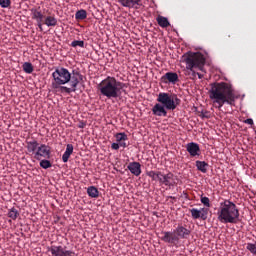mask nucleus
Wrapping results in <instances>:
<instances>
[{
  "label": "nucleus",
  "instance_id": "obj_1",
  "mask_svg": "<svg viewBox=\"0 0 256 256\" xmlns=\"http://www.w3.org/2000/svg\"><path fill=\"white\" fill-rule=\"evenodd\" d=\"M53 82L52 89L60 91V93H75L79 81H83V75L79 71L73 70L71 72L67 68H56L52 73Z\"/></svg>",
  "mask_w": 256,
  "mask_h": 256
},
{
  "label": "nucleus",
  "instance_id": "obj_2",
  "mask_svg": "<svg viewBox=\"0 0 256 256\" xmlns=\"http://www.w3.org/2000/svg\"><path fill=\"white\" fill-rule=\"evenodd\" d=\"M209 97L216 109H221L223 105L233 106L235 105V101H237V95H235L233 85L226 82H215L211 84Z\"/></svg>",
  "mask_w": 256,
  "mask_h": 256
},
{
  "label": "nucleus",
  "instance_id": "obj_3",
  "mask_svg": "<svg viewBox=\"0 0 256 256\" xmlns=\"http://www.w3.org/2000/svg\"><path fill=\"white\" fill-rule=\"evenodd\" d=\"M157 103L152 107L155 117H167V111H175L181 105V99L175 94L160 92L156 99Z\"/></svg>",
  "mask_w": 256,
  "mask_h": 256
},
{
  "label": "nucleus",
  "instance_id": "obj_4",
  "mask_svg": "<svg viewBox=\"0 0 256 256\" xmlns=\"http://www.w3.org/2000/svg\"><path fill=\"white\" fill-rule=\"evenodd\" d=\"M125 87H127V84L113 76L106 77L97 85L100 95L107 99H119L125 93Z\"/></svg>",
  "mask_w": 256,
  "mask_h": 256
},
{
  "label": "nucleus",
  "instance_id": "obj_5",
  "mask_svg": "<svg viewBox=\"0 0 256 256\" xmlns=\"http://www.w3.org/2000/svg\"><path fill=\"white\" fill-rule=\"evenodd\" d=\"M186 68L184 73L189 79H197V71H205V56L201 52H188L183 56Z\"/></svg>",
  "mask_w": 256,
  "mask_h": 256
},
{
  "label": "nucleus",
  "instance_id": "obj_6",
  "mask_svg": "<svg viewBox=\"0 0 256 256\" xmlns=\"http://www.w3.org/2000/svg\"><path fill=\"white\" fill-rule=\"evenodd\" d=\"M217 215L220 223L236 225L239 221V208L231 200H224L220 203Z\"/></svg>",
  "mask_w": 256,
  "mask_h": 256
},
{
  "label": "nucleus",
  "instance_id": "obj_7",
  "mask_svg": "<svg viewBox=\"0 0 256 256\" xmlns=\"http://www.w3.org/2000/svg\"><path fill=\"white\" fill-rule=\"evenodd\" d=\"M189 237H191V229L187 228V225L178 224L173 231L162 232L161 241L177 247L181 239H189Z\"/></svg>",
  "mask_w": 256,
  "mask_h": 256
},
{
  "label": "nucleus",
  "instance_id": "obj_8",
  "mask_svg": "<svg viewBox=\"0 0 256 256\" xmlns=\"http://www.w3.org/2000/svg\"><path fill=\"white\" fill-rule=\"evenodd\" d=\"M41 157L44 159H49L51 157V149L49 146L45 144L38 146V150L36 151L34 158L37 159V161H41Z\"/></svg>",
  "mask_w": 256,
  "mask_h": 256
},
{
  "label": "nucleus",
  "instance_id": "obj_9",
  "mask_svg": "<svg viewBox=\"0 0 256 256\" xmlns=\"http://www.w3.org/2000/svg\"><path fill=\"white\" fill-rule=\"evenodd\" d=\"M49 251L53 256H75V252L71 250H65L63 246H51Z\"/></svg>",
  "mask_w": 256,
  "mask_h": 256
},
{
  "label": "nucleus",
  "instance_id": "obj_10",
  "mask_svg": "<svg viewBox=\"0 0 256 256\" xmlns=\"http://www.w3.org/2000/svg\"><path fill=\"white\" fill-rule=\"evenodd\" d=\"M192 219H202V221H206L209 215V208H201L200 210L197 208L190 209Z\"/></svg>",
  "mask_w": 256,
  "mask_h": 256
},
{
  "label": "nucleus",
  "instance_id": "obj_11",
  "mask_svg": "<svg viewBox=\"0 0 256 256\" xmlns=\"http://www.w3.org/2000/svg\"><path fill=\"white\" fill-rule=\"evenodd\" d=\"M186 151L189 153L190 157H199V155H201V148L199 144L195 142L186 144Z\"/></svg>",
  "mask_w": 256,
  "mask_h": 256
},
{
  "label": "nucleus",
  "instance_id": "obj_12",
  "mask_svg": "<svg viewBox=\"0 0 256 256\" xmlns=\"http://www.w3.org/2000/svg\"><path fill=\"white\" fill-rule=\"evenodd\" d=\"M161 185H165L166 187H173L175 186V175L173 173H167V174H162V178L160 180Z\"/></svg>",
  "mask_w": 256,
  "mask_h": 256
},
{
  "label": "nucleus",
  "instance_id": "obj_13",
  "mask_svg": "<svg viewBox=\"0 0 256 256\" xmlns=\"http://www.w3.org/2000/svg\"><path fill=\"white\" fill-rule=\"evenodd\" d=\"M161 81L162 83H172V85H175L179 81V75L175 72H167L161 77Z\"/></svg>",
  "mask_w": 256,
  "mask_h": 256
},
{
  "label": "nucleus",
  "instance_id": "obj_14",
  "mask_svg": "<svg viewBox=\"0 0 256 256\" xmlns=\"http://www.w3.org/2000/svg\"><path fill=\"white\" fill-rule=\"evenodd\" d=\"M122 7H128V9H139L141 7V0H119Z\"/></svg>",
  "mask_w": 256,
  "mask_h": 256
},
{
  "label": "nucleus",
  "instance_id": "obj_15",
  "mask_svg": "<svg viewBox=\"0 0 256 256\" xmlns=\"http://www.w3.org/2000/svg\"><path fill=\"white\" fill-rule=\"evenodd\" d=\"M127 169L132 173V175H135V177H139L141 175V163L139 162H130L127 166Z\"/></svg>",
  "mask_w": 256,
  "mask_h": 256
},
{
  "label": "nucleus",
  "instance_id": "obj_16",
  "mask_svg": "<svg viewBox=\"0 0 256 256\" xmlns=\"http://www.w3.org/2000/svg\"><path fill=\"white\" fill-rule=\"evenodd\" d=\"M26 149H27L28 153L35 156V154L37 153V151L39 149V142H37L36 140L27 141L26 142Z\"/></svg>",
  "mask_w": 256,
  "mask_h": 256
},
{
  "label": "nucleus",
  "instance_id": "obj_17",
  "mask_svg": "<svg viewBox=\"0 0 256 256\" xmlns=\"http://www.w3.org/2000/svg\"><path fill=\"white\" fill-rule=\"evenodd\" d=\"M32 13V19H34L37 23H43V19H45V16L43 15V12H41L37 8H33L31 10Z\"/></svg>",
  "mask_w": 256,
  "mask_h": 256
},
{
  "label": "nucleus",
  "instance_id": "obj_18",
  "mask_svg": "<svg viewBox=\"0 0 256 256\" xmlns=\"http://www.w3.org/2000/svg\"><path fill=\"white\" fill-rule=\"evenodd\" d=\"M156 21L159 27H162V29H167V27L171 26V23L169 22V19H167V17L158 15Z\"/></svg>",
  "mask_w": 256,
  "mask_h": 256
},
{
  "label": "nucleus",
  "instance_id": "obj_19",
  "mask_svg": "<svg viewBox=\"0 0 256 256\" xmlns=\"http://www.w3.org/2000/svg\"><path fill=\"white\" fill-rule=\"evenodd\" d=\"M73 155V144H67L66 150L64 154L62 155V161L63 163H67L69 161V157Z\"/></svg>",
  "mask_w": 256,
  "mask_h": 256
},
{
  "label": "nucleus",
  "instance_id": "obj_20",
  "mask_svg": "<svg viewBox=\"0 0 256 256\" xmlns=\"http://www.w3.org/2000/svg\"><path fill=\"white\" fill-rule=\"evenodd\" d=\"M87 195L92 199H97L99 197V190L95 186H89L87 188Z\"/></svg>",
  "mask_w": 256,
  "mask_h": 256
},
{
  "label": "nucleus",
  "instance_id": "obj_21",
  "mask_svg": "<svg viewBox=\"0 0 256 256\" xmlns=\"http://www.w3.org/2000/svg\"><path fill=\"white\" fill-rule=\"evenodd\" d=\"M147 176L152 179V181H159L161 183V179L163 177V174L161 172H155V171H149L147 172Z\"/></svg>",
  "mask_w": 256,
  "mask_h": 256
},
{
  "label": "nucleus",
  "instance_id": "obj_22",
  "mask_svg": "<svg viewBox=\"0 0 256 256\" xmlns=\"http://www.w3.org/2000/svg\"><path fill=\"white\" fill-rule=\"evenodd\" d=\"M196 167L198 169V171H201V173H207V169L209 167V163L205 162V161H196Z\"/></svg>",
  "mask_w": 256,
  "mask_h": 256
},
{
  "label": "nucleus",
  "instance_id": "obj_23",
  "mask_svg": "<svg viewBox=\"0 0 256 256\" xmlns=\"http://www.w3.org/2000/svg\"><path fill=\"white\" fill-rule=\"evenodd\" d=\"M44 25L47 27H56L57 18H55V16H47L44 20Z\"/></svg>",
  "mask_w": 256,
  "mask_h": 256
},
{
  "label": "nucleus",
  "instance_id": "obj_24",
  "mask_svg": "<svg viewBox=\"0 0 256 256\" xmlns=\"http://www.w3.org/2000/svg\"><path fill=\"white\" fill-rule=\"evenodd\" d=\"M85 19H87V10L81 9V10H78L75 13V20L76 21H83Z\"/></svg>",
  "mask_w": 256,
  "mask_h": 256
},
{
  "label": "nucleus",
  "instance_id": "obj_25",
  "mask_svg": "<svg viewBox=\"0 0 256 256\" xmlns=\"http://www.w3.org/2000/svg\"><path fill=\"white\" fill-rule=\"evenodd\" d=\"M22 68L24 73H27L28 75H31V73H33V64H31V62H25L22 65Z\"/></svg>",
  "mask_w": 256,
  "mask_h": 256
},
{
  "label": "nucleus",
  "instance_id": "obj_26",
  "mask_svg": "<svg viewBox=\"0 0 256 256\" xmlns=\"http://www.w3.org/2000/svg\"><path fill=\"white\" fill-rule=\"evenodd\" d=\"M8 217L10 219H13V221H15V219L19 217V211H17V209L15 208L10 209L8 212Z\"/></svg>",
  "mask_w": 256,
  "mask_h": 256
},
{
  "label": "nucleus",
  "instance_id": "obj_27",
  "mask_svg": "<svg viewBox=\"0 0 256 256\" xmlns=\"http://www.w3.org/2000/svg\"><path fill=\"white\" fill-rule=\"evenodd\" d=\"M115 138H116L117 143H119L121 141H127V139H128L127 134H125V133H117L115 135Z\"/></svg>",
  "mask_w": 256,
  "mask_h": 256
},
{
  "label": "nucleus",
  "instance_id": "obj_28",
  "mask_svg": "<svg viewBox=\"0 0 256 256\" xmlns=\"http://www.w3.org/2000/svg\"><path fill=\"white\" fill-rule=\"evenodd\" d=\"M200 201L204 207H211V201L209 200V197L201 196Z\"/></svg>",
  "mask_w": 256,
  "mask_h": 256
},
{
  "label": "nucleus",
  "instance_id": "obj_29",
  "mask_svg": "<svg viewBox=\"0 0 256 256\" xmlns=\"http://www.w3.org/2000/svg\"><path fill=\"white\" fill-rule=\"evenodd\" d=\"M71 47H82V48H84L85 47V41H83V40H74L71 43Z\"/></svg>",
  "mask_w": 256,
  "mask_h": 256
},
{
  "label": "nucleus",
  "instance_id": "obj_30",
  "mask_svg": "<svg viewBox=\"0 0 256 256\" xmlns=\"http://www.w3.org/2000/svg\"><path fill=\"white\" fill-rule=\"evenodd\" d=\"M40 167H42V169H49L52 167L51 161L49 160H41L40 161Z\"/></svg>",
  "mask_w": 256,
  "mask_h": 256
},
{
  "label": "nucleus",
  "instance_id": "obj_31",
  "mask_svg": "<svg viewBox=\"0 0 256 256\" xmlns=\"http://www.w3.org/2000/svg\"><path fill=\"white\" fill-rule=\"evenodd\" d=\"M246 249H247L248 251H250V253H252V255H255V256H256V243H255V244H253V243H248V244L246 245Z\"/></svg>",
  "mask_w": 256,
  "mask_h": 256
},
{
  "label": "nucleus",
  "instance_id": "obj_32",
  "mask_svg": "<svg viewBox=\"0 0 256 256\" xmlns=\"http://www.w3.org/2000/svg\"><path fill=\"white\" fill-rule=\"evenodd\" d=\"M0 7H2L3 9L11 7V0H0Z\"/></svg>",
  "mask_w": 256,
  "mask_h": 256
},
{
  "label": "nucleus",
  "instance_id": "obj_33",
  "mask_svg": "<svg viewBox=\"0 0 256 256\" xmlns=\"http://www.w3.org/2000/svg\"><path fill=\"white\" fill-rule=\"evenodd\" d=\"M199 117H201V119H209L211 117V113H209V111H202Z\"/></svg>",
  "mask_w": 256,
  "mask_h": 256
},
{
  "label": "nucleus",
  "instance_id": "obj_34",
  "mask_svg": "<svg viewBox=\"0 0 256 256\" xmlns=\"http://www.w3.org/2000/svg\"><path fill=\"white\" fill-rule=\"evenodd\" d=\"M119 143H112L111 145V149H113L114 151H119Z\"/></svg>",
  "mask_w": 256,
  "mask_h": 256
},
{
  "label": "nucleus",
  "instance_id": "obj_35",
  "mask_svg": "<svg viewBox=\"0 0 256 256\" xmlns=\"http://www.w3.org/2000/svg\"><path fill=\"white\" fill-rule=\"evenodd\" d=\"M244 123H246V125H254L253 119H251V118L244 120Z\"/></svg>",
  "mask_w": 256,
  "mask_h": 256
},
{
  "label": "nucleus",
  "instance_id": "obj_36",
  "mask_svg": "<svg viewBox=\"0 0 256 256\" xmlns=\"http://www.w3.org/2000/svg\"><path fill=\"white\" fill-rule=\"evenodd\" d=\"M119 147H123V149L127 148V143L125 141L118 142Z\"/></svg>",
  "mask_w": 256,
  "mask_h": 256
},
{
  "label": "nucleus",
  "instance_id": "obj_37",
  "mask_svg": "<svg viewBox=\"0 0 256 256\" xmlns=\"http://www.w3.org/2000/svg\"><path fill=\"white\" fill-rule=\"evenodd\" d=\"M43 25H45L44 22H37V26L40 29V31H43Z\"/></svg>",
  "mask_w": 256,
  "mask_h": 256
},
{
  "label": "nucleus",
  "instance_id": "obj_38",
  "mask_svg": "<svg viewBox=\"0 0 256 256\" xmlns=\"http://www.w3.org/2000/svg\"><path fill=\"white\" fill-rule=\"evenodd\" d=\"M80 129H85V123L84 122H81L78 126Z\"/></svg>",
  "mask_w": 256,
  "mask_h": 256
},
{
  "label": "nucleus",
  "instance_id": "obj_39",
  "mask_svg": "<svg viewBox=\"0 0 256 256\" xmlns=\"http://www.w3.org/2000/svg\"><path fill=\"white\" fill-rule=\"evenodd\" d=\"M196 75L198 76V79H203V74L196 72Z\"/></svg>",
  "mask_w": 256,
  "mask_h": 256
},
{
  "label": "nucleus",
  "instance_id": "obj_40",
  "mask_svg": "<svg viewBox=\"0 0 256 256\" xmlns=\"http://www.w3.org/2000/svg\"><path fill=\"white\" fill-rule=\"evenodd\" d=\"M170 199H175V197H173V196H170Z\"/></svg>",
  "mask_w": 256,
  "mask_h": 256
}]
</instances>
